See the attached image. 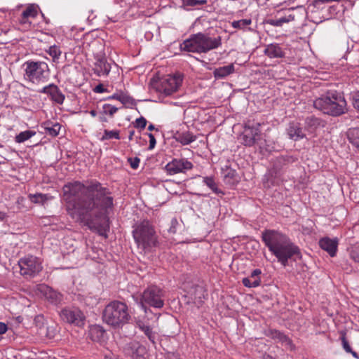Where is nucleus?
I'll return each mask as SVG.
<instances>
[{"label": "nucleus", "instance_id": "f257e3e1", "mask_svg": "<svg viewBox=\"0 0 359 359\" xmlns=\"http://www.w3.org/2000/svg\"><path fill=\"white\" fill-rule=\"evenodd\" d=\"M67 196L69 213L73 218L100 235L109 231V214L114 206V198L109 189L95 182L85 186L79 182L66 184L63 187Z\"/></svg>", "mask_w": 359, "mask_h": 359}, {"label": "nucleus", "instance_id": "f03ea898", "mask_svg": "<svg viewBox=\"0 0 359 359\" xmlns=\"http://www.w3.org/2000/svg\"><path fill=\"white\" fill-rule=\"evenodd\" d=\"M262 239L269 251L284 266L288 265L290 259L301 260L302 255L299 248L290 238L279 231L266 229L262 233Z\"/></svg>", "mask_w": 359, "mask_h": 359}, {"label": "nucleus", "instance_id": "7ed1b4c3", "mask_svg": "<svg viewBox=\"0 0 359 359\" xmlns=\"http://www.w3.org/2000/svg\"><path fill=\"white\" fill-rule=\"evenodd\" d=\"M222 46V37H212L208 33L194 34L180 44V49L187 52L207 53Z\"/></svg>", "mask_w": 359, "mask_h": 359}, {"label": "nucleus", "instance_id": "20e7f679", "mask_svg": "<svg viewBox=\"0 0 359 359\" xmlns=\"http://www.w3.org/2000/svg\"><path fill=\"white\" fill-rule=\"evenodd\" d=\"M344 96L336 90H328L313 102V107L324 114L339 116L345 114L348 109Z\"/></svg>", "mask_w": 359, "mask_h": 359}, {"label": "nucleus", "instance_id": "39448f33", "mask_svg": "<svg viewBox=\"0 0 359 359\" xmlns=\"http://www.w3.org/2000/svg\"><path fill=\"white\" fill-rule=\"evenodd\" d=\"M102 318L107 324L114 328L122 327L130 319L128 306L120 301H112L105 306Z\"/></svg>", "mask_w": 359, "mask_h": 359}, {"label": "nucleus", "instance_id": "423d86ee", "mask_svg": "<svg viewBox=\"0 0 359 359\" xmlns=\"http://www.w3.org/2000/svg\"><path fill=\"white\" fill-rule=\"evenodd\" d=\"M133 236L139 248L150 251L158 245V236L154 226L149 220H143L133 231Z\"/></svg>", "mask_w": 359, "mask_h": 359}, {"label": "nucleus", "instance_id": "0eeeda50", "mask_svg": "<svg viewBox=\"0 0 359 359\" xmlns=\"http://www.w3.org/2000/svg\"><path fill=\"white\" fill-rule=\"evenodd\" d=\"M165 294L163 290L156 285L148 286L141 294L140 304L142 307L145 305L156 309L164 306Z\"/></svg>", "mask_w": 359, "mask_h": 359}, {"label": "nucleus", "instance_id": "6e6552de", "mask_svg": "<svg viewBox=\"0 0 359 359\" xmlns=\"http://www.w3.org/2000/svg\"><path fill=\"white\" fill-rule=\"evenodd\" d=\"M259 126V123L255 126L246 123L239 137L241 142L246 147H252L257 144L261 149H263L265 140L262 139Z\"/></svg>", "mask_w": 359, "mask_h": 359}, {"label": "nucleus", "instance_id": "1a4fd4ad", "mask_svg": "<svg viewBox=\"0 0 359 359\" xmlns=\"http://www.w3.org/2000/svg\"><path fill=\"white\" fill-rule=\"evenodd\" d=\"M25 76L33 83L44 82L48 76V67L43 62H26Z\"/></svg>", "mask_w": 359, "mask_h": 359}, {"label": "nucleus", "instance_id": "9d476101", "mask_svg": "<svg viewBox=\"0 0 359 359\" xmlns=\"http://www.w3.org/2000/svg\"><path fill=\"white\" fill-rule=\"evenodd\" d=\"M182 81L183 76L180 74H176L173 76L167 75L156 82L154 84V88L158 92L168 96L177 91L182 83Z\"/></svg>", "mask_w": 359, "mask_h": 359}, {"label": "nucleus", "instance_id": "9b49d317", "mask_svg": "<svg viewBox=\"0 0 359 359\" xmlns=\"http://www.w3.org/2000/svg\"><path fill=\"white\" fill-rule=\"evenodd\" d=\"M18 265L21 275L27 278L34 277L43 268L39 260L33 256L20 259Z\"/></svg>", "mask_w": 359, "mask_h": 359}, {"label": "nucleus", "instance_id": "f8f14e48", "mask_svg": "<svg viewBox=\"0 0 359 359\" xmlns=\"http://www.w3.org/2000/svg\"><path fill=\"white\" fill-rule=\"evenodd\" d=\"M60 316L63 320L78 327H82L85 323L86 317L77 308H65L61 311Z\"/></svg>", "mask_w": 359, "mask_h": 359}, {"label": "nucleus", "instance_id": "ddd939ff", "mask_svg": "<svg viewBox=\"0 0 359 359\" xmlns=\"http://www.w3.org/2000/svg\"><path fill=\"white\" fill-rule=\"evenodd\" d=\"M194 165L187 158H174L169 162L165 167V170L169 175H175L180 172H186L193 168Z\"/></svg>", "mask_w": 359, "mask_h": 359}, {"label": "nucleus", "instance_id": "4468645a", "mask_svg": "<svg viewBox=\"0 0 359 359\" xmlns=\"http://www.w3.org/2000/svg\"><path fill=\"white\" fill-rule=\"evenodd\" d=\"M39 93L47 94L50 100L59 104L64 102L65 96L57 87V86L52 83L43 87L41 90H39Z\"/></svg>", "mask_w": 359, "mask_h": 359}, {"label": "nucleus", "instance_id": "2eb2a0df", "mask_svg": "<svg viewBox=\"0 0 359 359\" xmlns=\"http://www.w3.org/2000/svg\"><path fill=\"white\" fill-rule=\"evenodd\" d=\"M95 62L93 68L94 73L100 76L108 75L111 70V65L107 62L104 54H97L95 56Z\"/></svg>", "mask_w": 359, "mask_h": 359}, {"label": "nucleus", "instance_id": "dca6fc26", "mask_svg": "<svg viewBox=\"0 0 359 359\" xmlns=\"http://www.w3.org/2000/svg\"><path fill=\"white\" fill-rule=\"evenodd\" d=\"M319 246L331 257H334L337 251L338 240L337 238L331 239L328 237H324L320 239Z\"/></svg>", "mask_w": 359, "mask_h": 359}, {"label": "nucleus", "instance_id": "f3484780", "mask_svg": "<svg viewBox=\"0 0 359 359\" xmlns=\"http://www.w3.org/2000/svg\"><path fill=\"white\" fill-rule=\"evenodd\" d=\"M289 137L294 141L303 139L306 137L304 131L299 123L291 122L287 128Z\"/></svg>", "mask_w": 359, "mask_h": 359}, {"label": "nucleus", "instance_id": "a211bd4d", "mask_svg": "<svg viewBox=\"0 0 359 359\" xmlns=\"http://www.w3.org/2000/svg\"><path fill=\"white\" fill-rule=\"evenodd\" d=\"M41 291L44 293L47 300L52 304H57L62 300V295L60 293L53 290L47 285H41Z\"/></svg>", "mask_w": 359, "mask_h": 359}, {"label": "nucleus", "instance_id": "6ab92c4d", "mask_svg": "<svg viewBox=\"0 0 359 359\" xmlns=\"http://www.w3.org/2000/svg\"><path fill=\"white\" fill-rule=\"evenodd\" d=\"M262 271L259 269L253 270L250 276L243 278V284L248 287H256L259 286L261 283V278L259 277Z\"/></svg>", "mask_w": 359, "mask_h": 359}, {"label": "nucleus", "instance_id": "aec40b11", "mask_svg": "<svg viewBox=\"0 0 359 359\" xmlns=\"http://www.w3.org/2000/svg\"><path fill=\"white\" fill-rule=\"evenodd\" d=\"M264 53L270 58H282L285 56L284 51L277 43L268 45L264 50Z\"/></svg>", "mask_w": 359, "mask_h": 359}, {"label": "nucleus", "instance_id": "412c9836", "mask_svg": "<svg viewBox=\"0 0 359 359\" xmlns=\"http://www.w3.org/2000/svg\"><path fill=\"white\" fill-rule=\"evenodd\" d=\"M105 334L104 328L98 325H91L88 330V337L93 341H100Z\"/></svg>", "mask_w": 359, "mask_h": 359}, {"label": "nucleus", "instance_id": "4be33fe9", "mask_svg": "<svg viewBox=\"0 0 359 359\" xmlns=\"http://www.w3.org/2000/svg\"><path fill=\"white\" fill-rule=\"evenodd\" d=\"M234 71V65L231 63L226 66L216 68L213 72V74L216 79H221L233 74Z\"/></svg>", "mask_w": 359, "mask_h": 359}, {"label": "nucleus", "instance_id": "5701e85b", "mask_svg": "<svg viewBox=\"0 0 359 359\" xmlns=\"http://www.w3.org/2000/svg\"><path fill=\"white\" fill-rule=\"evenodd\" d=\"M130 348L133 350L132 357L133 359H145L147 350L144 346L135 343L131 344Z\"/></svg>", "mask_w": 359, "mask_h": 359}, {"label": "nucleus", "instance_id": "b1692460", "mask_svg": "<svg viewBox=\"0 0 359 359\" xmlns=\"http://www.w3.org/2000/svg\"><path fill=\"white\" fill-rule=\"evenodd\" d=\"M137 326L140 330L147 337L149 340L152 343L153 345H156V339L157 338V334L152 330L150 326L145 325L142 322L137 323Z\"/></svg>", "mask_w": 359, "mask_h": 359}, {"label": "nucleus", "instance_id": "393cba45", "mask_svg": "<svg viewBox=\"0 0 359 359\" xmlns=\"http://www.w3.org/2000/svg\"><path fill=\"white\" fill-rule=\"evenodd\" d=\"M223 175L225 182L229 185H233L238 182L237 172L233 169L226 168L223 170Z\"/></svg>", "mask_w": 359, "mask_h": 359}, {"label": "nucleus", "instance_id": "a878e982", "mask_svg": "<svg viewBox=\"0 0 359 359\" xmlns=\"http://www.w3.org/2000/svg\"><path fill=\"white\" fill-rule=\"evenodd\" d=\"M44 126L46 133L48 135H50L51 137H56L59 135L61 125L58 123L53 124L50 122H46L44 123Z\"/></svg>", "mask_w": 359, "mask_h": 359}, {"label": "nucleus", "instance_id": "bb28decb", "mask_svg": "<svg viewBox=\"0 0 359 359\" xmlns=\"http://www.w3.org/2000/svg\"><path fill=\"white\" fill-rule=\"evenodd\" d=\"M196 137L190 132H184L178 134L176 140L183 145H187L195 141Z\"/></svg>", "mask_w": 359, "mask_h": 359}, {"label": "nucleus", "instance_id": "cd10ccee", "mask_svg": "<svg viewBox=\"0 0 359 359\" xmlns=\"http://www.w3.org/2000/svg\"><path fill=\"white\" fill-rule=\"evenodd\" d=\"M340 335H341L340 339L341 341L342 347L344 349V351L346 353H351L353 355V357H354L355 358L358 359L359 358L358 354L355 351H353L351 346L349 345V343L346 339V332L345 331H341Z\"/></svg>", "mask_w": 359, "mask_h": 359}, {"label": "nucleus", "instance_id": "c85d7f7f", "mask_svg": "<svg viewBox=\"0 0 359 359\" xmlns=\"http://www.w3.org/2000/svg\"><path fill=\"white\" fill-rule=\"evenodd\" d=\"M349 142L355 146L359 143V127L351 128L346 132Z\"/></svg>", "mask_w": 359, "mask_h": 359}, {"label": "nucleus", "instance_id": "c756f323", "mask_svg": "<svg viewBox=\"0 0 359 359\" xmlns=\"http://www.w3.org/2000/svg\"><path fill=\"white\" fill-rule=\"evenodd\" d=\"M203 182L215 194L224 195V193L217 188V184L212 177H203Z\"/></svg>", "mask_w": 359, "mask_h": 359}, {"label": "nucleus", "instance_id": "7c9ffc66", "mask_svg": "<svg viewBox=\"0 0 359 359\" xmlns=\"http://www.w3.org/2000/svg\"><path fill=\"white\" fill-rule=\"evenodd\" d=\"M36 133L34 130H25L17 135L15 137V140L17 143H22L32 137L34 136Z\"/></svg>", "mask_w": 359, "mask_h": 359}, {"label": "nucleus", "instance_id": "2f4dec72", "mask_svg": "<svg viewBox=\"0 0 359 359\" xmlns=\"http://www.w3.org/2000/svg\"><path fill=\"white\" fill-rule=\"evenodd\" d=\"M29 199L34 203H40L43 204L46 201L49 199V197L47 194H43L41 193H36L34 194H29Z\"/></svg>", "mask_w": 359, "mask_h": 359}, {"label": "nucleus", "instance_id": "473e14b6", "mask_svg": "<svg viewBox=\"0 0 359 359\" xmlns=\"http://www.w3.org/2000/svg\"><path fill=\"white\" fill-rule=\"evenodd\" d=\"M295 12H296V8H289L285 11V15L279 18V19L281 20L283 24L288 23L291 21H294L297 18Z\"/></svg>", "mask_w": 359, "mask_h": 359}, {"label": "nucleus", "instance_id": "72a5a7b5", "mask_svg": "<svg viewBox=\"0 0 359 359\" xmlns=\"http://www.w3.org/2000/svg\"><path fill=\"white\" fill-rule=\"evenodd\" d=\"M22 13L25 18H35L38 14L37 6L34 4H30Z\"/></svg>", "mask_w": 359, "mask_h": 359}, {"label": "nucleus", "instance_id": "f704fd0d", "mask_svg": "<svg viewBox=\"0 0 359 359\" xmlns=\"http://www.w3.org/2000/svg\"><path fill=\"white\" fill-rule=\"evenodd\" d=\"M120 131L115 130H104V134L102 137L100 138L101 141H104L107 140L111 139H116V140H120Z\"/></svg>", "mask_w": 359, "mask_h": 359}, {"label": "nucleus", "instance_id": "c9c22d12", "mask_svg": "<svg viewBox=\"0 0 359 359\" xmlns=\"http://www.w3.org/2000/svg\"><path fill=\"white\" fill-rule=\"evenodd\" d=\"M252 23L251 19H242L235 20L231 22V26L236 29H244L245 27Z\"/></svg>", "mask_w": 359, "mask_h": 359}, {"label": "nucleus", "instance_id": "e433bc0d", "mask_svg": "<svg viewBox=\"0 0 359 359\" xmlns=\"http://www.w3.org/2000/svg\"><path fill=\"white\" fill-rule=\"evenodd\" d=\"M47 52L49 54V55L52 57L53 62H56L58 60L62 53L60 48L55 45L50 46Z\"/></svg>", "mask_w": 359, "mask_h": 359}, {"label": "nucleus", "instance_id": "4c0bfd02", "mask_svg": "<svg viewBox=\"0 0 359 359\" xmlns=\"http://www.w3.org/2000/svg\"><path fill=\"white\" fill-rule=\"evenodd\" d=\"M103 111L104 114H107L110 116H113L115 113L118 111V108L112 106L109 104H104L103 105Z\"/></svg>", "mask_w": 359, "mask_h": 359}, {"label": "nucleus", "instance_id": "58836bf2", "mask_svg": "<svg viewBox=\"0 0 359 359\" xmlns=\"http://www.w3.org/2000/svg\"><path fill=\"white\" fill-rule=\"evenodd\" d=\"M182 2L186 6H201L207 4L206 0H182Z\"/></svg>", "mask_w": 359, "mask_h": 359}, {"label": "nucleus", "instance_id": "ea45409f", "mask_svg": "<svg viewBox=\"0 0 359 359\" xmlns=\"http://www.w3.org/2000/svg\"><path fill=\"white\" fill-rule=\"evenodd\" d=\"M120 102L123 105H126L127 107H132V106L135 105V100L133 97H131L130 96L127 95L126 94H123V93L121 96V99Z\"/></svg>", "mask_w": 359, "mask_h": 359}, {"label": "nucleus", "instance_id": "a19ab883", "mask_svg": "<svg viewBox=\"0 0 359 359\" xmlns=\"http://www.w3.org/2000/svg\"><path fill=\"white\" fill-rule=\"evenodd\" d=\"M206 295L207 292L203 287L197 286L195 288V299H198L201 301V299H204Z\"/></svg>", "mask_w": 359, "mask_h": 359}, {"label": "nucleus", "instance_id": "79ce46f5", "mask_svg": "<svg viewBox=\"0 0 359 359\" xmlns=\"http://www.w3.org/2000/svg\"><path fill=\"white\" fill-rule=\"evenodd\" d=\"M273 337L278 338L280 341L285 342L287 344H291L292 342L291 340L286 335L278 331H275L273 332Z\"/></svg>", "mask_w": 359, "mask_h": 359}, {"label": "nucleus", "instance_id": "37998d69", "mask_svg": "<svg viewBox=\"0 0 359 359\" xmlns=\"http://www.w3.org/2000/svg\"><path fill=\"white\" fill-rule=\"evenodd\" d=\"M306 122L309 126H313L316 128L320 125L321 121L318 118L311 116L307 118Z\"/></svg>", "mask_w": 359, "mask_h": 359}, {"label": "nucleus", "instance_id": "c03bdc74", "mask_svg": "<svg viewBox=\"0 0 359 359\" xmlns=\"http://www.w3.org/2000/svg\"><path fill=\"white\" fill-rule=\"evenodd\" d=\"M147 125V120L141 116L135 120V127L144 129Z\"/></svg>", "mask_w": 359, "mask_h": 359}, {"label": "nucleus", "instance_id": "a18cd8bd", "mask_svg": "<svg viewBox=\"0 0 359 359\" xmlns=\"http://www.w3.org/2000/svg\"><path fill=\"white\" fill-rule=\"evenodd\" d=\"M128 161L130 163L132 168L137 169L139 166L140 159L137 157L128 158Z\"/></svg>", "mask_w": 359, "mask_h": 359}, {"label": "nucleus", "instance_id": "49530a36", "mask_svg": "<svg viewBox=\"0 0 359 359\" xmlns=\"http://www.w3.org/2000/svg\"><path fill=\"white\" fill-rule=\"evenodd\" d=\"M266 23L274 27H281L283 25L281 20L279 18L269 19L267 20Z\"/></svg>", "mask_w": 359, "mask_h": 359}, {"label": "nucleus", "instance_id": "de8ad7c7", "mask_svg": "<svg viewBox=\"0 0 359 359\" xmlns=\"http://www.w3.org/2000/svg\"><path fill=\"white\" fill-rule=\"evenodd\" d=\"M178 225V221L176 218H172L170 222V226L168 229L169 232L175 233L176 232L177 226Z\"/></svg>", "mask_w": 359, "mask_h": 359}, {"label": "nucleus", "instance_id": "09e8293b", "mask_svg": "<svg viewBox=\"0 0 359 359\" xmlns=\"http://www.w3.org/2000/svg\"><path fill=\"white\" fill-rule=\"evenodd\" d=\"M351 258L355 262H359V250H352L350 253Z\"/></svg>", "mask_w": 359, "mask_h": 359}, {"label": "nucleus", "instance_id": "8fccbe9b", "mask_svg": "<svg viewBox=\"0 0 359 359\" xmlns=\"http://www.w3.org/2000/svg\"><path fill=\"white\" fill-rule=\"evenodd\" d=\"M147 135L149 137V149H152L154 148V147L156 145V143L155 137L151 133H148Z\"/></svg>", "mask_w": 359, "mask_h": 359}, {"label": "nucleus", "instance_id": "3c124183", "mask_svg": "<svg viewBox=\"0 0 359 359\" xmlns=\"http://www.w3.org/2000/svg\"><path fill=\"white\" fill-rule=\"evenodd\" d=\"M93 91L97 93H102L107 91V89L105 88L104 87V86L100 83L95 86Z\"/></svg>", "mask_w": 359, "mask_h": 359}, {"label": "nucleus", "instance_id": "603ef678", "mask_svg": "<svg viewBox=\"0 0 359 359\" xmlns=\"http://www.w3.org/2000/svg\"><path fill=\"white\" fill-rule=\"evenodd\" d=\"M18 20H19V22L21 25H28L29 27L31 25V22L29 21L28 18H23V14L22 13L21 14V15H20V18L18 19Z\"/></svg>", "mask_w": 359, "mask_h": 359}, {"label": "nucleus", "instance_id": "864d4df0", "mask_svg": "<svg viewBox=\"0 0 359 359\" xmlns=\"http://www.w3.org/2000/svg\"><path fill=\"white\" fill-rule=\"evenodd\" d=\"M353 104V107L359 111V92L354 95Z\"/></svg>", "mask_w": 359, "mask_h": 359}, {"label": "nucleus", "instance_id": "5fc2aeb1", "mask_svg": "<svg viewBox=\"0 0 359 359\" xmlns=\"http://www.w3.org/2000/svg\"><path fill=\"white\" fill-rule=\"evenodd\" d=\"M104 359H120V358L118 355L113 353L109 352L108 353H106L104 355Z\"/></svg>", "mask_w": 359, "mask_h": 359}, {"label": "nucleus", "instance_id": "6e6d98bb", "mask_svg": "<svg viewBox=\"0 0 359 359\" xmlns=\"http://www.w3.org/2000/svg\"><path fill=\"white\" fill-rule=\"evenodd\" d=\"M122 95H123V93H115L113 95L109 96L107 99H109V100L113 99V100H117L118 101H121Z\"/></svg>", "mask_w": 359, "mask_h": 359}, {"label": "nucleus", "instance_id": "4d7b16f0", "mask_svg": "<svg viewBox=\"0 0 359 359\" xmlns=\"http://www.w3.org/2000/svg\"><path fill=\"white\" fill-rule=\"evenodd\" d=\"M7 330H8L7 325L4 323L0 322V334H3L6 333Z\"/></svg>", "mask_w": 359, "mask_h": 359}, {"label": "nucleus", "instance_id": "13d9d810", "mask_svg": "<svg viewBox=\"0 0 359 359\" xmlns=\"http://www.w3.org/2000/svg\"><path fill=\"white\" fill-rule=\"evenodd\" d=\"M331 1H334V0H314L313 4L315 6H317L319 5L320 3H329Z\"/></svg>", "mask_w": 359, "mask_h": 359}, {"label": "nucleus", "instance_id": "bf43d9fd", "mask_svg": "<svg viewBox=\"0 0 359 359\" xmlns=\"http://www.w3.org/2000/svg\"><path fill=\"white\" fill-rule=\"evenodd\" d=\"M7 218L6 213L0 211V221H4Z\"/></svg>", "mask_w": 359, "mask_h": 359}, {"label": "nucleus", "instance_id": "052dcab7", "mask_svg": "<svg viewBox=\"0 0 359 359\" xmlns=\"http://www.w3.org/2000/svg\"><path fill=\"white\" fill-rule=\"evenodd\" d=\"M135 135V131L134 130H130L129 131V135H128V139L129 140H132L133 138V135Z\"/></svg>", "mask_w": 359, "mask_h": 359}, {"label": "nucleus", "instance_id": "680f3d73", "mask_svg": "<svg viewBox=\"0 0 359 359\" xmlns=\"http://www.w3.org/2000/svg\"><path fill=\"white\" fill-rule=\"evenodd\" d=\"M262 359H274V358L269 354L264 353L262 356Z\"/></svg>", "mask_w": 359, "mask_h": 359}, {"label": "nucleus", "instance_id": "e2e57ef3", "mask_svg": "<svg viewBox=\"0 0 359 359\" xmlns=\"http://www.w3.org/2000/svg\"><path fill=\"white\" fill-rule=\"evenodd\" d=\"M100 120L102 122H107V119L105 116H102L100 117Z\"/></svg>", "mask_w": 359, "mask_h": 359}, {"label": "nucleus", "instance_id": "0e129e2a", "mask_svg": "<svg viewBox=\"0 0 359 359\" xmlns=\"http://www.w3.org/2000/svg\"><path fill=\"white\" fill-rule=\"evenodd\" d=\"M90 114L92 116H95L97 115V112L95 110H91L90 111Z\"/></svg>", "mask_w": 359, "mask_h": 359}, {"label": "nucleus", "instance_id": "69168bd1", "mask_svg": "<svg viewBox=\"0 0 359 359\" xmlns=\"http://www.w3.org/2000/svg\"><path fill=\"white\" fill-rule=\"evenodd\" d=\"M155 129V126L153 125V124H150L149 126H148V130L151 131Z\"/></svg>", "mask_w": 359, "mask_h": 359}, {"label": "nucleus", "instance_id": "338daca9", "mask_svg": "<svg viewBox=\"0 0 359 359\" xmlns=\"http://www.w3.org/2000/svg\"><path fill=\"white\" fill-rule=\"evenodd\" d=\"M355 147L356 148H358V151H359V143H358V144H356Z\"/></svg>", "mask_w": 359, "mask_h": 359}]
</instances>
